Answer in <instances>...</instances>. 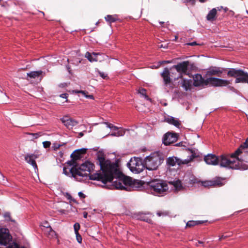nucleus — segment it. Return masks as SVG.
Listing matches in <instances>:
<instances>
[{"label":"nucleus","instance_id":"7ed1b4c3","mask_svg":"<svg viewBox=\"0 0 248 248\" xmlns=\"http://www.w3.org/2000/svg\"><path fill=\"white\" fill-rule=\"evenodd\" d=\"M163 160L164 158L161 153L159 152H154L145 158V168L150 170H156Z\"/></svg>","mask_w":248,"mask_h":248},{"label":"nucleus","instance_id":"2eb2a0df","mask_svg":"<svg viewBox=\"0 0 248 248\" xmlns=\"http://www.w3.org/2000/svg\"><path fill=\"white\" fill-rule=\"evenodd\" d=\"M227 70V69L216 66L210 67L206 73V75L208 77L216 76L220 77L221 74Z\"/></svg>","mask_w":248,"mask_h":248},{"label":"nucleus","instance_id":"37998d69","mask_svg":"<svg viewBox=\"0 0 248 248\" xmlns=\"http://www.w3.org/2000/svg\"><path fill=\"white\" fill-rule=\"evenodd\" d=\"M70 169H68V168H66V167H64L63 168V173H64L65 175H68L69 174V171L70 172Z\"/></svg>","mask_w":248,"mask_h":248},{"label":"nucleus","instance_id":"864d4df0","mask_svg":"<svg viewBox=\"0 0 248 248\" xmlns=\"http://www.w3.org/2000/svg\"><path fill=\"white\" fill-rule=\"evenodd\" d=\"M187 45H189V46H193L197 45V44L196 42H193L192 43H188Z\"/></svg>","mask_w":248,"mask_h":248},{"label":"nucleus","instance_id":"79ce46f5","mask_svg":"<svg viewBox=\"0 0 248 248\" xmlns=\"http://www.w3.org/2000/svg\"><path fill=\"white\" fill-rule=\"evenodd\" d=\"M76 238H77V241L79 243H81L82 240L81 236L79 234V233H76Z\"/></svg>","mask_w":248,"mask_h":248},{"label":"nucleus","instance_id":"72a5a7b5","mask_svg":"<svg viewBox=\"0 0 248 248\" xmlns=\"http://www.w3.org/2000/svg\"><path fill=\"white\" fill-rule=\"evenodd\" d=\"M156 214L158 217H165L168 216L169 213L166 211H158L157 212Z\"/></svg>","mask_w":248,"mask_h":248},{"label":"nucleus","instance_id":"69168bd1","mask_svg":"<svg viewBox=\"0 0 248 248\" xmlns=\"http://www.w3.org/2000/svg\"><path fill=\"white\" fill-rule=\"evenodd\" d=\"M60 86H62V87H63V85L62 84H61V85H60Z\"/></svg>","mask_w":248,"mask_h":248},{"label":"nucleus","instance_id":"13d9d810","mask_svg":"<svg viewBox=\"0 0 248 248\" xmlns=\"http://www.w3.org/2000/svg\"><path fill=\"white\" fill-rule=\"evenodd\" d=\"M178 37L177 36H175V40L176 41Z\"/></svg>","mask_w":248,"mask_h":248},{"label":"nucleus","instance_id":"393cba45","mask_svg":"<svg viewBox=\"0 0 248 248\" xmlns=\"http://www.w3.org/2000/svg\"><path fill=\"white\" fill-rule=\"evenodd\" d=\"M217 13V11L215 8L212 9L207 15L206 18L208 20H213Z\"/></svg>","mask_w":248,"mask_h":248},{"label":"nucleus","instance_id":"ddd939ff","mask_svg":"<svg viewBox=\"0 0 248 248\" xmlns=\"http://www.w3.org/2000/svg\"><path fill=\"white\" fill-rule=\"evenodd\" d=\"M178 135L175 133L167 132L163 138V143L168 146L175 142L178 139Z\"/></svg>","mask_w":248,"mask_h":248},{"label":"nucleus","instance_id":"c756f323","mask_svg":"<svg viewBox=\"0 0 248 248\" xmlns=\"http://www.w3.org/2000/svg\"><path fill=\"white\" fill-rule=\"evenodd\" d=\"M212 182H213V186H222L223 185L222 180L219 178H217V179L213 180H212Z\"/></svg>","mask_w":248,"mask_h":248},{"label":"nucleus","instance_id":"4468645a","mask_svg":"<svg viewBox=\"0 0 248 248\" xmlns=\"http://www.w3.org/2000/svg\"><path fill=\"white\" fill-rule=\"evenodd\" d=\"M174 74L173 72H170L169 69L165 68L162 73L161 74V77L163 78L164 83L165 85H168L170 84L171 82V78L170 77L173 78L174 80L177 79L179 77H173Z\"/></svg>","mask_w":248,"mask_h":248},{"label":"nucleus","instance_id":"8fccbe9b","mask_svg":"<svg viewBox=\"0 0 248 248\" xmlns=\"http://www.w3.org/2000/svg\"><path fill=\"white\" fill-rule=\"evenodd\" d=\"M228 236L227 235H222L220 237H219V241H221L222 240V239L227 237Z\"/></svg>","mask_w":248,"mask_h":248},{"label":"nucleus","instance_id":"ea45409f","mask_svg":"<svg viewBox=\"0 0 248 248\" xmlns=\"http://www.w3.org/2000/svg\"><path fill=\"white\" fill-rule=\"evenodd\" d=\"M106 124L107 125V126L110 129H112L114 130L118 129V128L117 126L113 125L112 124L106 123Z\"/></svg>","mask_w":248,"mask_h":248},{"label":"nucleus","instance_id":"dca6fc26","mask_svg":"<svg viewBox=\"0 0 248 248\" xmlns=\"http://www.w3.org/2000/svg\"><path fill=\"white\" fill-rule=\"evenodd\" d=\"M61 120L62 124L69 129L72 128L74 126L78 124V122L75 120L70 118L68 116H64Z\"/></svg>","mask_w":248,"mask_h":248},{"label":"nucleus","instance_id":"4c0bfd02","mask_svg":"<svg viewBox=\"0 0 248 248\" xmlns=\"http://www.w3.org/2000/svg\"><path fill=\"white\" fill-rule=\"evenodd\" d=\"M77 93H82L87 98H90V99H94L93 96V95H86V92L85 91H80L77 92Z\"/></svg>","mask_w":248,"mask_h":248},{"label":"nucleus","instance_id":"bf43d9fd","mask_svg":"<svg viewBox=\"0 0 248 248\" xmlns=\"http://www.w3.org/2000/svg\"><path fill=\"white\" fill-rule=\"evenodd\" d=\"M188 0L189 1H192V2H193V1H194V0Z\"/></svg>","mask_w":248,"mask_h":248},{"label":"nucleus","instance_id":"6e6552de","mask_svg":"<svg viewBox=\"0 0 248 248\" xmlns=\"http://www.w3.org/2000/svg\"><path fill=\"white\" fill-rule=\"evenodd\" d=\"M190 151L191 152L192 154L188 156L187 158L184 160H181L180 158H177V157H169L167 159V163L168 164V165L171 166H174L176 164L179 165L187 164L189 162H191L194 158L198 156L195 153L193 152L191 150H190Z\"/></svg>","mask_w":248,"mask_h":248},{"label":"nucleus","instance_id":"f3484780","mask_svg":"<svg viewBox=\"0 0 248 248\" xmlns=\"http://www.w3.org/2000/svg\"><path fill=\"white\" fill-rule=\"evenodd\" d=\"M207 78L204 79L201 74H196L194 77L193 84L195 87L207 86Z\"/></svg>","mask_w":248,"mask_h":248},{"label":"nucleus","instance_id":"680f3d73","mask_svg":"<svg viewBox=\"0 0 248 248\" xmlns=\"http://www.w3.org/2000/svg\"><path fill=\"white\" fill-rule=\"evenodd\" d=\"M80 135L82 136H83V134L82 133H80Z\"/></svg>","mask_w":248,"mask_h":248},{"label":"nucleus","instance_id":"6e6d98bb","mask_svg":"<svg viewBox=\"0 0 248 248\" xmlns=\"http://www.w3.org/2000/svg\"><path fill=\"white\" fill-rule=\"evenodd\" d=\"M87 213L85 214L84 215V217L85 218H86V217H87Z\"/></svg>","mask_w":248,"mask_h":248},{"label":"nucleus","instance_id":"c85d7f7f","mask_svg":"<svg viewBox=\"0 0 248 248\" xmlns=\"http://www.w3.org/2000/svg\"><path fill=\"white\" fill-rule=\"evenodd\" d=\"M138 93L142 95L144 98L147 100H150L149 96L146 94V90L144 88L140 89L138 91Z\"/></svg>","mask_w":248,"mask_h":248},{"label":"nucleus","instance_id":"f8f14e48","mask_svg":"<svg viewBox=\"0 0 248 248\" xmlns=\"http://www.w3.org/2000/svg\"><path fill=\"white\" fill-rule=\"evenodd\" d=\"M117 170L118 172L117 174L113 175L112 178L110 181L107 182L106 184L108 182H111L113 181L114 178H116V180L113 182V186L116 189H126L127 190V188L124 186L123 180L122 177H120L121 172L119 171V169L117 168Z\"/></svg>","mask_w":248,"mask_h":248},{"label":"nucleus","instance_id":"338daca9","mask_svg":"<svg viewBox=\"0 0 248 248\" xmlns=\"http://www.w3.org/2000/svg\"><path fill=\"white\" fill-rule=\"evenodd\" d=\"M247 13L248 14V10L247 11Z\"/></svg>","mask_w":248,"mask_h":248},{"label":"nucleus","instance_id":"603ef678","mask_svg":"<svg viewBox=\"0 0 248 248\" xmlns=\"http://www.w3.org/2000/svg\"><path fill=\"white\" fill-rule=\"evenodd\" d=\"M59 212L60 213H61L62 214H67V211L65 210H61L59 211Z\"/></svg>","mask_w":248,"mask_h":248},{"label":"nucleus","instance_id":"c9c22d12","mask_svg":"<svg viewBox=\"0 0 248 248\" xmlns=\"http://www.w3.org/2000/svg\"><path fill=\"white\" fill-rule=\"evenodd\" d=\"M173 184L176 188H180L182 186L181 182L179 180L173 182Z\"/></svg>","mask_w":248,"mask_h":248},{"label":"nucleus","instance_id":"423d86ee","mask_svg":"<svg viewBox=\"0 0 248 248\" xmlns=\"http://www.w3.org/2000/svg\"><path fill=\"white\" fill-rule=\"evenodd\" d=\"M127 165L130 170L135 173L142 172L145 168V164L143 163L141 158L138 157L131 158Z\"/></svg>","mask_w":248,"mask_h":248},{"label":"nucleus","instance_id":"aec40b11","mask_svg":"<svg viewBox=\"0 0 248 248\" xmlns=\"http://www.w3.org/2000/svg\"><path fill=\"white\" fill-rule=\"evenodd\" d=\"M148 214H150V213H139L136 215V217L137 219L145 221L150 224H153L152 219L147 217Z\"/></svg>","mask_w":248,"mask_h":248},{"label":"nucleus","instance_id":"2f4dec72","mask_svg":"<svg viewBox=\"0 0 248 248\" xmlns=\"http://www.w3.org/2000/svg\"><path fill=\"white\" fill-rule=\"evenodd\" d=\"M27 134L32 136L33 139H37L44 135L43 133L40 132L35 133H27Z\"/></svg>","mask_w":248,"mask_h":248},{"label":"nucleus","instance_id":"e2e57ef3","mask_svg":"<svg viewBox=\"0 0 248 248\" xmlns=\"http://www.w3.org/2000/svg\"><path fill=\"white\" fill-rule=\"evenodd\" d=\"M176 145L177 146V145H180V143H179L178 144H176Z\"/></svg>","mask_w":248,"mask_h":248},{"label":"nucleus","instance_id":"20e7f679","mask_svg":"<svg viewBox=\"0 0 248 248\" xmlns=\"http://www.w3.org/2000/svg\"><path fill=\"white\" fill-rule=\"evenodd\" d=\"M227 76L229 77L235 78V83L248 84V73L241 69L229 68Z\"/></svg>","mask_w":248,"mask_h":248},{"label":"nucleus","instance_id":"de8ad7c7","mask_svg":"<svg viewBox=\"0 0 248 248\" xmlns=\"http://www.w3.org/2000/svg\"><path fill=\"white\" fill-rule=\"evenodd\" d=\"M191 181H192V183H193V184L198 183L197 179L195 178L194 177H193V179L191 180Z\"/></svg>","mask_w":248,"mask_h":248},{"label":"nucleus","instance_id":"1a4fd4ad","mask_svg":"<svg viewBox=\"0 0 248 248\" xmlns=\"http://www.w3.org/2000/svg\"><path fill=\"white\" fill-rule=\"evenodd\" d=\"M121 177L124 186L127 188V189H128L129 190H130L131 189L136 190V189L141 187L142 185L141 181L133 179L130 177L122 176Z\"/></svg>","mask_w":248,"mask_h":248},{"label":"nucleus","instance_id":"4be33fe9","mask_svg":"<svg viewBox=\"0 0 248 248\" xmlns=\"http://www.w3.org/2000/svg\"><path fill=\"white\" fill-rule=\"evenodd\" d=\"M98 54H99L97 53L93 52L92 54L89 52H87L85 54V57L91 62H97L98 61L97 56Z\"/></svg>","mask_w":248,"mask_h":248},{"label":"nucleus","instance_id":"a18cd8bd","mask_svg":"<svg viewBox=\"0 0 248 248\" xmlns=\"http://www.w3.org/2000/svg\"><path fill=\"white\" fill-rule=\"evenodd\" d=\"M78 151H79V153H80L81 155L84 154L86 152L87 149L83 148L80 150H78Z\"/></svg>","mask_w":248,"mask_h":248},{"label":"nucleus","instance_id":"e433bc0d","mask_svg":"<svg viewBox=\"0 0 248 248\" xmlns=\"http://www.w3.org/2000/svg\"><path fill=\"white\" fill-rule=\"evenodd\" d=\"M74 231H75V233H78V230L80 229V225H79V224L78 223H76L74 225Z\"/></svg>","mask_w":248,"mask_h":248},{"label":"nucleus","instance_id":"39448f33","mask_svg":"<svg viewBox=\"0 0 248 248\" xmlns=\"http://www.w3.org/2000/svg\"><path fill=\"white\" fill-rule=\"evenodd\" d=\"M148 186L155 194L159 196L165 194L169 189L167 184L160 180H152L148 183Z\"/></svg>","mask_w":248,"mask_h":248},{"label":"nucleus","instance_id":"c03bdc74","mask_svg":"<svg viewBox=\"0 0 248 248\" xmlns=\"http://www.w3.org/2000/svg\"><path fill=\"white\" fill-rule=\"evenodd\" d=\"M124 130H121L119 131H118L117 132V133L114 134V135L117 136H122L124 134Z\"/></svg>","mask_w":248,"mask_h":248},{"label":"nucleus","instance_id":"9d476101","mask_svg":"<svg viewBox=\"0 0 248 248\" xmlns=\"http://www.w3.org/2000/svg\"><path fill=\"white\" fill-rule=\"evenodd\" d=\"M12 240V236L7 228L0 226V245L6 246Z\"/></svg>","mask_w":248,"mask_h":248},{"label":"nucleus","instance_id":"5701e85b","mask_svg":"<svg viewBox=\"0 0 248 248\" xmlns=\"http://www.w3.org/2000/svg\"><path fill=\"white\" fill-rule=\"evenodd\" d=\"M167 122L171 124L174 125L176 127H179L180 125V121L174 117H170L167 120Z\"/></svg>","mask_w":248,"mask_h":248},{"label":"nucleus","instance_id":"bb28decb","mask_svg":"<svg viewBox=\"0 0 248 248\" xmlns=\"http://www.w3.org/2000/svg\"><path fill=\"white\" fill-rule=\"evenodd\" d=\"M182 86L186 91L190 89L191 86L190 82L186 79H183L182 82Z\"/></svg>","mask_w":248,"mask_h":248},{"label":"nucleus","instance_id":"f257e3e1","mask_svg":"<svg viewBox=\"0 0 248 248\" xmlns=\"http://www.w3.org/2000/svg\"><path fill=\"white\" fill-rule=\"evenodd\" d=\"M96 155L97 163L100 166V170L94 172V164L90 161H86L78 167H73L70 169L72 176L77 180L79 177L88 176L90 180L99 181L104 184L110 181L113 175L118 172L117 164L106 160L102 152H98Z\"/></svg>","mask_w":248,"mask_h":248},{"label":"nucleus","instance_id":"49530a36","mask_svg":"<svg viewBox=\"0 0 248 248\" xmlns=\"http://www.w3.org/2000/svg\"><path fill=\"white\" fill-rule=\"evenodd\" d=\"M60 146L61 145L60 144H54L53 147L54 150H57L60 147Z\"/></svg>","mask_w":248,"mask_h":248},{"label":"nucleus","instance_id":"a211bd4d","mask_svg":"<svg viewBox=\"0 0 248 248\" xmlns=\"http://www.w3.org/2000/svg\"><path fill=\"white\" fill-rule=\"evenodd\" d=\"M39 156L38 155L34 154H27L25 156V160L29 164L32 166L35 170L37 169V165L35 159Z\"/></svg>","mask_w":248,"mask_h":248},{"label":"nucleus","instance_id":"412c9836","mask_svg":"<svg viewBox=\"0 0 248 248\" xmlns=\"http://www.w3.org/2000/svg\"><path fill=\"white\" fill-rule=\"evenodd\" d=\"M43 74H44V76L45 75V73L41 70L31 71L27 73V77L28 78H31L35 79L37 78H39Z\"/></svg>","mask_w":248,"mask_h":248},{"label":"nucleus","instance_id":"3c124183","mask_svg":"<svg viewBox=\"0 0 248 248\" xmlns=\"http://www.w3.org/2000/svg\"><path fill=\"white\" fill-rule=\"evenodd\" d=\"M78 194V196L81 198H84L85 197V195L81 192H79Z\"/></svg>","mask_w":248,"mask_h":248},{"label":"nucleus","instance_id":"6ab92c4d","mask_svg":"<svg viewBox=\"0 0 248 248\" xmlns=\"http://www.w3.org/2000/svg\"><path fill=\"white\" fill-rule=\"evenodd\" d=\"M188 64V61H185L174 65L173 67L176 69L177 72L186 73L187 70Z\"/></svg>","mask_w":248,"mask_h":248},{"label":"nucleus","instance_id":"7c9ffc66","mask_svg":"<svg viewBox=\"0 0 248 248\" xmlns=\"http://www.w3.org/2000/svg\"><path fill=\"white\" fill-rule=\"evenodd\" d=\"M202 185L204 187L213 186V182L212 180H206L200 182Z\"/></svg>","mask_w":248,"mask_h":248},{"label":"nucleus","instance_id":"58836bf2","mask_svg":"<svg viewBox=\"0 0 248 248\" xmlns=\"http://www.w3.org/2000/svg\"><path fill=\"white\" fill-rule=\"evenodd\" d=\"M43 147L45 148H49L51 145V142L49 141H45L43 142Z\"/></svg>","mask_w":248,"mask_h":248},{"label":"nucleus","instance_id":"f704fd0d","mask_svg":"<svg viewBox=\"0 0 248 248\" xmlns=\"http://www.w3.org/2000/svg\"><path fill=\"white\" fill-rule=\"evenodd\" d=\"M6 248H25L24 247H20L19 245H18L16 243H12L10 245H9Z\"/></svg>","mask_w":248,"mask_h":248},{"label":"nucleus","instance_id":"09e8293b","mask_svg":"<svg viewBox=\"0 0 248 248\" xmlns=\"http://www.w3.org/2000/svg\"><path fill=\"white\" fill-rule=\"evenodd\" d=\"M68 94L67 93H62L60 95V97L63 98H66L67 97Z\"/></svg>","mask_w":248,"mask_h":248},{"label":"nucleus","instance_id":"052dcab7","mask_svg":"<svg viewBox=\"0 0 248 248\" xmlns=\"http://www.w3.org/2000/svg\"><path fill=\"white\" fill-rule=\"evenodd\" d=\"M164 62H165V63H169V61H165Z\"/></svg>","mask_w":248,"mask_h":248},{"label":"nucleus","instance_id":"a19ab883","mask_svg":"<svg viewBox=\"0 0 248 248\" xmlns=\"http://www.w3.org/2000/svg\"><path fill=\"white\" fill-rule=\"evenodd\" d=\"M98 73L99 76L102 78L103 79H105L108 77V75L103 72H101L100 71H98Z\"/></svg>","mask_w":248,"mask_h":248},{"label":"nucleus","instance_id":"f03ea898","mask_svg":"<svg viewBox=\"0 0 248 248\" xmlns=\"http://www.w3.org/2000/svg\"><path fill=\"white\" fill-rule=\"evenodd\" d=\"M222 164L230 169L247 170L248 168V138L235 152L231 155V160L223 156Z\"/></svg>","mask_w":248,"mask_h":248},{"label":"nucleus","instance_id":"9b49d317","mask_svg":"<svg viewBox=\"0 0 248 248\" xmlns=\"http://www.w3.org/2000/svg\"><path fill=\"white\" fill-rule=\"evenodd\" d=\"M207 86L214 87H223L227 86L230 82L226 79H223L217 78L210 77L207 78Z\"/></svg>","mask_w":248,"mask_h":248},{"label":"nucleus","instance_id":"473e14b6","mask_svg":"<svg viewBox=\"0 0 248 248\" xmlns=\"http://www.w3.org/2000/svg\"><path fill=\"white\" fill-rule=\"evenodd\" d=\"M200 223L199 221L190 220L187 222L186 224V227H191L194 226L196 225H198Z\"/></svg>","mask_w":248,"mask_h":248},{"label":"nucleus","instance_id":"cd10ccee","mask_svg":"<svg viewBox=\"0 0 248 248\" xmlns=\"http://www.w3.org/2000/svg\"><path fill=\"white\" fill-rule=\"evenodd\" d=\"M81 155L80 153H79V152L77 150L71 154V157L74 160H78L80 158Z\"/></svg>","mask_w":248,"mask_h":248},{"label":"nucleus","instance_id":"a878e982","mask_svg":"<svg viewBox=\"0 0 248 248\" xmlns=\"http://www.w3.org/2000/svg\"><path fill=\"white\" fill-rule=\"evenodd\" d=\"M3 217L5 221H11L14 223H16V220L15 219H13L11 217V213L9 212H6L3 215Z\"/></svg>","mask_w":248,"mask_h":248},{"label":"nucleus","instance_id":"0eeeda50","mask_svg":"<svg viewBox=\"0 0 248 248\" xmlns=\"http://www.w3.org/2000/svg\"><path fill=\"white\" fill-rule=\"evenodd\" d=\"M223 156L228 158V160H231V155H223L217 156L215 155L208 154L205 156L204 160L208 165H217L219 164L221 167L230 169V167L223 166L222 164Z\"/></svg>","mask_w":248,"mask_h":248},{"label":"nucleus","instance_id":"4d7b16f0","mask_svg":"<svg viewBox=\"0 0 248 248\" xmlns=\"http://www.w3.org/2000/svg\"><path fill=\"white\" fill-rule=\"evenodd\" d=\"M201 2H204L206 0H199Z\"/></svg>","mask_w":248,"mask_h":248},{"label":"nucleus","instance_id":"5fc2aeb1","mask_svg":"<svg viewBox=\"0 0 248 248\" xmlns=\"http://www.w3.org/2000/svg\"><path fill=\"white\" fill-rule=\"evenodd\" d=\"M198 243L199 244H203V243L202 241H199Z\"/></svg>","mask_w":248,"mask_h":248},{"label":"nucleus","instance_id":"b1692460","mask_svg":"<svg viewBox=\"0 0 248 248\" xmlns=\"http://www.w3.org/2000/svg\"><path fill=\"white\" fill-rule=\"evenodd\" d=\"M105 19L109 24H111L116 21L118 18L117 15H107L105 16Z\"/></svg>","mask_w":248,"mask_h":248},{"label":"nucleus","instance_id":"0e129e2a","mask_svg":"<svg viewBox=\"0 0 248 248\" xmlns=\"http://www.w3.org/2000/svg\"><path fill=\"white\" fill-rule=\"evenodd\" d=\"M176 145L177 146V145H180V143H179L178 144H176Z\"/></svg>","mask_w":248,"mask_h":248}]
</instances>
